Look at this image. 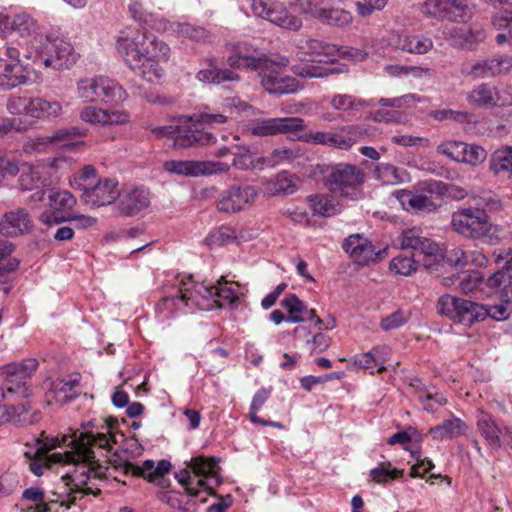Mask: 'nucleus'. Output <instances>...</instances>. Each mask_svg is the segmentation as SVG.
Masks as SVG:
<instances>
[{
    "instance_id": "1",
    "label": "nucleus",
    "mask_w": 512,
    "mask_h": 512,
    "mask_svg": "<svg viewBox=\"0 0 512 512\" xmlns=\"http://www.w3.org/2000/svg\"><path fill=\"white\" fill-rule=\"evenodd\" d=\"M116 420L110 418L103 424H99L96 420H89L81 424L83 429L79 434L74 431L71 436L64 435L61 441L58 438H52L49 441L38 440L40 447L38 453H46L47 451L63 445L72 448L63 454L53 453L50 458L54 461L64 462L72 465V469L67 473L70 484L78 487L73 488L76 493H91V488H84L92 478H100V466L95 460L94 448L111 452L113 445L117 443L116 435L112 432V428Z\"/></svg>"
},
{
    "instance_id": "2",
    "label": "nucleus",
    "mask_w": 512,
    "mask_h": 512,
    "mask_svg": "<svg viewBox=\"0 0 512 512\" xmlns=\"http://www.w3.org/2000/svg\"><path fill=\"white\" fill-rule=\"evenodd\" d=\"M145 34L136 33L118 38L116 49L125 64L142 79L150 83L158 82L164 76L161 62H167L170 56L169 46L156 38L146 45Z\"/></svg>"
},
{
    "instance_id": "3",
    "label": "nucleus",
    "mask_w": 512,
    "mask_h": 512,
    "mask_svg": "<svg viewBox=\"0 0 512 512\" xmlns=\"http://www.w3.org/2000/svg\"><path fill=\"white\" fill-rule=\"evenodd\" d=\"M235 287H238L236 283H230L224 277L216 284L209 285L194 282L188 277L187 281H181L177 295L164 297L158 302L156 311L162 312L164 309L177 306L178 303L200 310H210L213 307L235 308L239 302Z\"/></svg>"
},
{
    "instance_id": "4",
    "label": "nucleus",
    "mask_w": 512,
    "mask_h": 512,
    "mask_svg": "<svg viewBox=\"0 0 512 512\" xmlns=\"http://www.w3.org/2000/svg\"><path fill=\"white\" fill-rule=\"evenodd\" d=\"M325 183L331 192L358 200L363 195L364 172L355 165L339 163L326 170Z\"/></svg>"
},
{
    "instance_id": "5",
    "label": "nucleus",
    "mask_w": 512,
    "mask_h": 512,
    "mask_svg": "<svg viewBox=\"0 0 512 512\" xmlns=\"http://www.w3.org/2000/svg\"><path fill=\"white\" fill-rule=\"evenodd\" d=\"M77 94L85 102L118 103L127 98L126 90L107 76L82 78L77 82Z\"/></svg>"
},
{
    "instance_id": "6",
    "label": "nucleus",
    "mask_w": 512,
    "mask_h": 512,
    "mask_svg": "<svg viewBox=\"0 0 512 512\" xmlns=\"http://www.w3.org/2000/svg\"><path fill=\"white\" fill-rule=\"evenodd\" d=\"M450 225L454 232L472 240L487 238L493 226L489 215L478 212L472 206L460 207L454 211Z\"/></svg>"
},
{
    "instance_id": "7",
    "label": "nucleus",
    "mask_w": 512,
    "mask_h": 512,
    "mask_svg": "<svg viewBox=\"0 0 512 512\" xmlns=\"http://www.w3.org/2000/svg\"><path fill=\"white\" fill-rule=\"evenodd\" d=\"M288 64L287 57L278 56L275 60L267 57L265 65L258 69L261 85L268 93L276 95L292 94L302 88L297 79L281 72V69Z\"/></svg>"
},
{
    "instance_id": "8",
    "label": "nucleus",
    "mask_w": 512,
    "mask_h": 512,
    "mask_svg": "<svg viewBox=\"0 0 512 512\" xmlns=\"http://www.w3.org/2000/svg\"><path fill=\"white\" fill-rule=\"evenodd\" d=\"M38 366L36 358H26L0 366V378L7 392L28 398L31 395L29 379Z\"/></svg>"
},
{
    "instance_id": "9",
    "label": "nucleus",
    "mask_w": 512,
    "mask_h": 512,
    "mask_svg": "<svg viewBox=\"0 0 512 512\" xmlns=\"http://www.w3.org/2000/svg\"><path fill=\"white\" fill-rule=\"evenodd\" d=\"M220 458L214 456H194L187 462L196 480V486L206 491L209 495L216 496L215 488L219 487L223 480L220 476Z\"/></svg>"
},
{
    "instance_id": "10",
    "label": "nucleus",
    "mask_w": 512,
    "mask_h": 512,
    "mask_svg": "<svg viewBox=\"0 0 512 512\" xmlns=\"http://www.w3.org/2000/svg\"><path fill=\"white\" fill-rule=\"evenodd\" d=\"M248 131L259 137L278 134H294L305 129L304 120L300 117H279L255 119L248 125Z\"/></svg>"
},
{
    "instance_id": "11",
    "label": "nucleus",
    "mask_w": 512,
    "mask_h": 512,
    "mask_svg": "<svg viewBox=\"0 0 512 512\" xmlns=\"http://www.w3.org/2000/svg\"><path fill=\"white\" fill-rule=\"evenodd\" d=\"M467 9L465 0H424L420 7L421 13L426 18L448 22L463 21Z\"/></svg>"
},
{
    "instance_id": "12",
    "label": "nucleus",
    "mask_w": 512,
    "mask_h": 512,
    "mask_svg": "<svg viewBox=\"0 0 512 512\" xmlns=\"http://www.w3.org/2000/svg\"><path fill=\"white\" fill-rule=\"evenodd\" d=\"M251 9L256 17L292 31L302 27V20L293 15L285 7L270 3L268 0H252Z\"/></svg>"
},
{
    "instance_id": "13",
    "label": "nucleus",
    "mask_w": 512,
    "mask_h": 512,
    "mask_svg": "<svg viewBox=\"0 0 512 512\" xmlns=\"http://www.w3.org/2000/svg\"><path fill=\"white\" fill-rule=\"evenodd\" d=\"M257 196L258 189L255 186H231L219 194L216 208L222 213H237L250 206Z\"/></svg>"
},
{
    "instance_id": "14",
    "label": "nucleus",
    "mask_w": 512,
    "mask_h": 512,
    "mask_svg": "<svg viewBox=\"0 0 512 512\" xmlns=\"http://www.w3.org/2000/svg\"><path fill=\"white\" fill-rule=\"evenodd\" d=\"M267 56L247 42L234 43L229 47L226 63L230 68L258 71L266 63Z\"/></svg>"
},
{
    "instance_id": "15",
    "label": "nucleus",
    "mask_w": 512,
    "mask_h": 512,
    "mask_svg": "<svg viewBox=\"0 0 512 512\" xmlns=\"http://www.w3.org/2000/svg\"><path fill=\"white\" fill-rule=\"evenodd\" d=\"M163 169L169 174L184 177H199L225 171L228 169V166L221 162L212 161L167 160L163 163Z\"/></svg>"
},
{
    "instance_id": "16",
    "label": "nucleus",
    "mask_w": 512,
    "mask_h": 512,
    "mask_svg": "<svg viewBox=\"0 0 512 512\" xmlns=\"http://www.w3.org/2000/svg\"><path fill=\"white\" fill-rule=\"evenodd\" d=\"M302 49L305 51V54L310 56L312 62H333L336 56L341 53L359 61L364 60L367 56L365 52L357 49L341 52L336 45L314 38L308 39Z\"/></svg>"
},
{
    "instance_id": "17",
    "label": "nucleus",
    "mask_w": 512,
    "mask_h": 512,
    "mask_svg": "<svg viewBox=\"0 0 512 512\" xmlns=\"http://www.w3.org/2000/svg\"><path fill=\"white\" fill-rule=\"evenodd\" d=\"M122 467L125 474L142 477L162 488L169 485V480L164 477L172 468V464L168 460H160L156 466L153 460H145L141 466L126 461Z\"/></svg>"
},
{
    "instance_id": "18",
    "label": "nucleus",
    "mask_w": 512,
    "mask_h": 512,
    "mask_svg": "<svg viewBox=\"0 0 512 512\" xmlns=\"http://www.w3.org/2000/svg\"><path fill=\"white\" fill-rule=\"evenodd\" d=\"M187 116L179 118V124L176 125L173 146L176 148H187L196 144L207 145L214 142L215 137L212 133L198 128V123L186 120Z\"/></svg>"
},
{
    "instance_id": "19",
    "label": "nucleus",
    "mask_w": 512,
    "mask_h": 512,
    "mask_svg": "<svg viewBox=\"0 0 512 512\" xmlns=\"http://www.w3.org/2000/svg\"><path fill=\"white\" fill-rule=\"evenodd\" d=\"M342 248L358 265H369L377 262L385 250H377L372 242L360 235L353 234L345 239Z\"/></svg>"
},
{
    "instance_id": "20",
    "label": "nucleus",
    "mask_w": 512,
    "mask_h": 512,
    "mask_svg": "<svg viewBox=\"0 0 512 512\" xmlns=\"http://www.w3.org/2000/svg\"><path fill=\"white\" fill-rule=\"evenodd\" d=\"M119 196L118 182L111 178L98 179L81 194L83 202L93 208L110 205Z\"/></svg>"
},
{
    "instance_id": "21",
    "label": "nucleus",
    "mask_w": 512,
    "mask_h": 512,
    "mask_svg": "<svg viewBox=\"0 0 512 512\" xmlns=\"http://www.w3.org/2000/svg\"><path fill=\"white\" fill-rule=\"evenodd\" d=\"M397 242L401 249L412 250L415 255L436 256L440 250L435 241L423 236L417 228L403 230Z\"/></svg>"
},
{
    "instance_id": "22",
    "label": "nucleus",
    "mask_w": 512,
    "mask_h": 512,
    "mask_svg": "<svg viewBox=\"0 0 512 512\" xmlns=\"http://www.w3.org/2000/svg\"><path fill=\"white\" fill-rule=\"evenodd\" d=\"M30 81L28 69L21 61L9 62L0 57V89L11 90Z\"/></svg>"
},
{
    "instance_id": "23",
    "label": "nucleus",
    "mask_w": 512,
    "mask_h": 512,
    "mask_svg": "<svg viewBox=\"0 0 512 512\" xmlns=\"http://www.w3.org/2000/svg\"><path fill=\"white\" fill-rule=\"evenodd\" d=\"M392 195L401 207L411 213H431L437 210V204L433 199L421 192H413L407 189L396 190Z\"/></svg>"
},
{
    "instance_id": "24",
    "label": "nucleus",
    "mask_w": 512,
    "mask_h": 512,
    "mask_svg": "<svg viewBox=\"0 0 512 512\" xmlns=\"http://www.w3.org/2000/svg\"><path fill=\"white\" fill-rule=\"evenodd\" d=\"M129 114L122 110H106L87 106L80 112V119L89 124L122 125L129 122Z\"/></svg>"
},
{
    "instance_id": "25",
    "label": "nucleus",
    "mask_w": 512,
    "mask_h": 512,
    "mask_svg": "<svg viewBox=\"0 0 512 512\" xmlns=\"http://www.w3.org/2000/svg\"><path fill=\"white\" fill-rule=\"evenodd\" d=\"M449 146V148L441 149L440 151L454 160L466 164L475 166L482 163L487 157L486 151L481 146L475 144L454 142Z\"/></svg>"
},
{
    "instance_id": "26",
    "label": "nucleus",
    "mask_w": 512,
    "mask_h": 512,
    "mask_svg": "<svg viewBox=\"0 0 512 512\" xmlns=\"http://www.w3.org/2000/svg\"><path fill=\"white\" fill-rule=\"evenodd\" d=\"M476 427L492 450H498L501 447L502 428L490 413L478 409L476 412Z\"/></svg>"
},
{
    "instance_id": "27",
    "label": "nucleus",
    "mask_w": 512,
    "mask_h": 512,
    "mask_svg": "<svg viewBox=\"0 0 512 512\" xmlns=\"http://www.w3.org/2000/svg\"><path fill=\"white\" fill-rule=\"evenodd\" d=\"M206 68L199 70L196 78L203 83L220 85L226 82H237L240 76L229 68H219L214 57L205 60Z\"/></svg>"
},
{
    "instance_id": "28",
    "label": "nucleus",
    "mask_w": 512,
    "mask_h": 512,
    "mask_svg": "<svg viewBox=\"0 0 512 512\" xmlns=\"http://www.w3.org/2000/svg\"><path fill=\"white\" fill-rule=\"evenodd\" d=\"M31 219L25 209H17L4 214L0 221V233L7 237H16L28 232Z\"/></svg>"
},
{
    "instance_id": "29",
    "label": "nucleus",
    "mask_w": 512,
    "mask_h": 512,
    "mask_svg": "<svg viewBox=\"0 0 512 512\" xmlns=\"http://www.w3.org/2000/svg\"><path fill=\"white\" fill-rule=\"evenodd\" d=\"M239 102L237 98H227L222 104V110L217 112L205 111L186 117V120L198 123L199 125H220L233 118Z\"/></svg>"
},
{
    "instance_id": "30",
    "label": "nucleus",
    "mask_w": 512,
    "mask_h": 512,
    "mask_svg": "<svg viewBox=\"0 0 512 512\" xmlns=\"http://www.w3.org/2000/svg\"><path fill=\"white\" fill-rule=\"evenodd\" d=\"M150 204V194L145 188H134L120 196L118 209L126 216H132L147 208Z\"/></svg>"
},
{
    "instance_id": "31",
    "label": "nucleus",
    "mask_w": 512,
    "mask_h": 512,
    "mask_svg": "<svg viewBox=\"0 0 512 512\" xmlns=\"http://www.w3.org/2000/svg\"><path fill=\"white\" fill-rule=\"evenodd\" d=\"M469 431L468 424L459 417L453 416L429 429V434L433 440L442 441L445 439H455L466 435Z\"/></svg>"
},
{
    "instance_id": "32",
    "label": "nucleus",
    "mask_w": 512,
    "mask_h": 512,
    "mask_svg": "<svg viewBox=\"0 0 512 512\" xmlns=\"http://www.w3.org/2000/svg\"><path fill=\"white\" fill-rule=\"evenodd\" d=\"M48 205L51 210L42 214H53L54 218H60L72 212L76 198L67 190L52 189L48 194Z\"/></svg>"
},
{
    "instance_id": "33",
    "label": "nucleus",
    "mask_w": 512,
    "mask_h": 512,
    "mask_svg": "<svg viewBox=\"0 0 512 512\" xmlns=\"http://www.w3.org/2000/svg\"><path fill=\"white\" fill-rule=\"evenodd\" d=\"M485 29L478 24H471L467 28H455L453 38L463 49L474 50L480 43L486 39Z\"/></svg>"
},
{
    "instance_id": "34",
    "label": "nucleus",
    "mask_w": 512,
    "mask_h": 512,
    "mask_svg": "<svg viewBox=\"0 0 512 512\" xmlns=\"http://www.w3.org/2000/svg\"><path fill=\"white\" fill-rule=\"evenodd\" d=\"M487 317L485 306L467 299L460 298L454 322L471 326Z\"/></svg>"
},
{
    "instance_id": "35",
    "label": "nucleus",
    "mask_w": 512,
    "mask_h": 512,
    "mask_svg": "<svg viewBox=\"0 0 512 512\" xmlns=\"http://www.w3.org/2000/svg\"><path fill=\"white\" fill-rule=\"evenodd\" d=\"M63 113L62 104L53 99L33 97L30 109V118L48 120L60 117Z\"/></svg>"
},
{
    "instance_id": "36",
    "label": "nucleus",
    "mask_w": 512,
    "mask_h": 512,
    "mask_svg": "<svg viewBox=\"0 0 512 512\" xmlns=\"http://www.w3.org/2000/svg\"><path fill=\"white\" fill-rule=\"evenodd\" d=\"M273 392V388L270 387H261L256 391L253 395L250 407H249V420L253 424H259L262 426H272L276 428H282L283 425L280 422L267 420L262 417H259L257 413L263 407V405L267 402V400L271 397Z\"/></svg>"
},
{
    "instance_id": "37",
    "label": "nucleus",
    "mask_w": 512,
    "mask_h": 512,
    "mask_svg": "<svg viewBox=\"0 0 512 512\" xmlns=\"http://www.w3.org/2000/svg\"><path fill=\"white\" fill-rule=\"evenodd\" d=\"M46 40L45 49L47 52L53 53L56 60L59 61V67L65 66L68 68L75 62L73 47L68 41L52 35H48Z\"/></svg>"
},
{
    "instance_id": "38",
    "label": "nucleus",
    "mask_w": 512,
    "mask_h": 512,
    "mask_svg": "<svg viewBox=\"0 0 512 512\" xmlns=\"http://www.w3.org/2000/svg\"><path fill=\"white\" fill-rule=\"evenodd\" d=\"M470 198L474 201V209H478V212L486 215L500 212L503 209V202L499 196L491 190L480 189L472 191Z\"/></svg>"
},
{
    "instance_id": "39",
    "label": "nucleus",
    "mask_w": 512,
    "mask_h": 512,
    "mask_svg": "<svg viewBox=\"0 0 512 512\" xmlns=\"http://www.w3.org/2000/svg\"><path fill=\"white\" fill-rule=\"evenodd\" d=\"M491 25L500 32L496 35L497 45L502 46L505 43L512 45V10L504 9L496 12L491 17Z\"/></svg>"
},
{
    "instance_id": "40",
    "label": "nucleus",
    "mask_w": 512,
    "mask_h": 512,
    "mask_svg": "<svg viewBox=\"0 0 512 512\" xmlns=\"http://www.w3.org/2000/svg\"><path fill=\"white\" fill-rule=\"evenodd\" d=\"M266 189L272 195L293 194L299 189L298 178L281 171L267 183Z\"/></svg>"
},
{
    "instance_id": "41",
    "label": "nucleus",
    "mask_w": 512,
    "mask_h": 512,
    "mask_svg": "<svg viewBox=\"0 0 512 512\" xmlns=\"http://www.w3.org/2000/svg\"><path fill=\"white\" fill-rule=\"evenodd\" d=\"M40 221L46 225L73 222L75 228L84 230L94 226L97 219L92 216L78 214L72 211L60 218H54L53 214H41Z\"/></svg>"
},
{
    "instance_id": "42",
    "label": "nucleus",
    "mask_w": 512,
    "mask_h": 512,
    "mask_svg": "<svg viewBox=\"0 0 512 512\" xmlns=\"http://www.w3.org/2000/svg\"><path fill=\"white\" fill-rule=\"evenodd\" d=\"M19 174L18 187L22 191H32L45 186L39 169L32 164L23 163Z\"/></svg>"
},
{
    "instance_id": "43",
    "label": "nucleus",
    "mask_w": 512,
    "mask_h": 512,
    "mask_svg": "<svg viewBox=\"0 0 512 512\" xmlns=\"http://www.w3.org/2000/svg\"><path fill=\"white\" fill-rule=\"evenodd\" d=\"M422 189L428 191L430 193H440L447 194L449 197L455 200H462L466 197H470L471 193H468L464 188L453 185L446 184L442 181L437 180H427L421 183Z\"/></svg>"
},
{
    "instance_id": "44",
    "label": "nucleus",
    "mask_w": 512,
    "mask_h": 512,
    "mask_svg": "<svg viewBox=\"0 0 512 512\" xmlns=\"http://www.w3.org/2000/svg\"><path fill=\"white\" fill-rule=\"evenodd\" d=\"M467 100L471 105L477 107H492L498 104L495 89L487 84L476 86L468 93Z\"/></svg>"
},
{
    "instance_id": "45",
    "label": "nucleus",
    "mask_w": 512,
    "mask_h": 512,
    "mask_svg": "<svg viewBox=\"0 0 512 512\" xmlns=\"http://www.w3.org/2000/svg\"><path fill=\"white\" fill-rule=\"evenodd\" d=\"M11 28V36L17 34L22 38H36L39 34V26L37 22L26 13L16 15L12 20Z\"/></svg>"
},
{
    "instance_id": "46",
    "label": "nucleus",
    "mask_w": 512,
    "mask_h": 512,
    "mask_svg": "<svg viewBox=\"0 0 512 512\" xmlns=\"http://www.w3.org/2000/svg\"><path fill=\"white\" fill-rule=\"evenodd\" d=\"M398 48L412 54H424L431 50L433 41L422 35H410L399 38Z\"/></svg>"
},
{
    "instance_id": "47",
    "label": "nucleus",
    "mask_w": 512,
    "mask_h": 512,
    "mask_svg": "<svg viewBox=\"0 0 512 512\" xmlns=\"http://www.w3.org/2000/svg\"><path fill=\"white\" fill-rule=\"evenodd\" d=\"M81 375L71 374L67 379H61L55 383L56 397L59 401H71L78 396L77 388L80 384Z\"/></svg>"
},
{
    "instance_id": "48",
    "label": "nucleus",
    "mask_w": 512,
    "mask_h": 512,
    "mask_svg": "<svg viewBox=\"0 0 512 512\" xmlns=\"http://www.w3.org/2000/svg\"><path fill=\"white\" fill-rule=\"evenodd\" d=\"M403 469H398L391 462H381L377 467L370 470L369 477L378 484H385L389 481L402 478Z\"/></svg>"
},
{
    "instance_id": "49",
    "label": "nucleus",
    "mask_w": 512,
    "mask_h": 512,
    "mask_svg": "<svg viewBox=\"0 0 512 512\" xmlns=\"http://www.w3.org/2000/svg\"><path fill=\"white\" fill-rule=\"evenodd\" d=\"M281 306L284 307L288 316L286 317L287 322L300 323L305 321V311L307 305L300 300L295 294H290L281 300Z\"/></svg>"
},
{
    "instance_id": "50",
    "label": "nucleus",
    "mask_w": 512,
    "mask_h": 512,
    "mask_svg": "<svg viewBox=\"0 0 512 512\" xmlns=\"http://www.w3.org/2000/svg\"><path fill=\"white\" fill-rule=\"evenodd\" d=\"M158 498L167 503L171 508L178 509L181 512H197V502L191 499L185 501L184 496L180 492H161Z\"/></svg>"
},
{
    "instance_id": "51",
    "label": "nucleus",
    "mask_w": 512,
    "mask_h": 512,
    "mask_svg": "<svg viewBox=\"0 0 512 512\" xmlns=\"http://www.w3.org/2000/svg\"><path fill=\"white\" fill-rule=\"evenodd\" d=\"M490 170L498 175L503 172L512 174V147L496 150L489 161Z\"/></svg>"
},
{
    "instance_id": "52",
    "label": "nucleus",
    "mask_w": 512,
    "mask_h": 512,
    "mask_svg": "<svg viewBox=\"0 0 512 512\" xmlns=\"http://www.w3.org/2000/svg\"><path fill=\"white\" fill-rule=\"evenodd\" d=\"M359 127L350 126L341 133H331L328 146L348 150L357 142Z\"/></svg>"
},
{
    "instance_id": "53",
    "label": "nucleus",
    "mask_w": 512,
    "mask_h": 512,
    "mask_svg": "<svg viewBox=\"0 0 512 512\" xmlns=\"http://www.w3.org/2000/svg\"><path fill=\"white\" fill-rule=\"evenodd\" d=\"M309 202L314 215L331 217L339 212L337 206L326 195L310 196Z\"/></svg>"
},
{
    "instance_id": "54",
    "label": "nucleus",
    "mask_w": 512,
    "mask_h": 512,
    "mask_svg": "<svg viewBox=\"0 0 512 512\" xmlns=\"http://www.w3.org/2000/svg\"><path fill=\"white\" fill-rule=\"evenodd\" d=\"M298 154L299 151L295 149L280 147L274 149L269 156L260 158L258 161L265 166L275 167L283 162H291L298 157Z\"/></svg>"
},
{
    "instance_id": "55",
    "label": "nucleus",
    "mask_w": 512,
    "mask_h": 512,
    "mask_svg": "<svg viewBox=\"0 0 512 512\" xmlns=\"http://www.w3.org/2000/svg\"><path fill=\"white\" fill-rule=\"evenodd\" d=\"M375 179L386 185H395L402 182L398 168L389 163H379L373 172Z\"/></svg>"
},
{
    "instance_id": "56",
    "label": "nucleus",
    "mask_w": 512,
    "mask_h": 512,
    "mask_svg": "<svg viewBox=\"0 0 512 512\" xmlns=\"http://www.w3.org/2000/svg\"><path fill=\"white\" fill-rule=\"evenodd\" d=\"M319 20L328 25L344 27L352 22L353 17L347 10L327 7Z\"/></svg>"
},
{
    "instance_id": "57",
    "label": "nucleus",
    "mask_w": 512,
    "mask_h": 512,
    "mask_svg": "<svg viewBox=\"0 0 512 512\" xmlns=\"http://www.w3.org/2000/svg\"><path fill=\"white\" fill-rule=\"evenodd\" d=\"M292 71L296 76L302 78H323L333 73L334 70L312 63H303L294 65Z\"/></svg>"
},
{
    "instance_id": "58",
    "label": "nucleus",
    "mask_w": 512,
    "mask_h": 512,
    "mask_svg": "<svg viewBox=\"0 0 512 512\" xmlns=\"http://www.w3.org/2000/svg\"><path fill=\"white\" fill-rule=\"evenodd\" d=\"M14 251V246L7 240L0 239V278L17 269L19 262L16 259H6Z\"/></svg>"
},
{
    "instance_id": "59",
    "label": "nucleus",
    "mask_w": 512,
    "mask_h": 512,
    "mask_svg": "<svg viewBox=\"0 0 512 512\" xmlns=\"http://www.w3.org/2000/svg\"><path fill=\"white\" fill-rule=\"evenodd\" d=\"M389 268L397 275L410 276L416 272L418 262L413 257L399 255L391 260Z\"/></svg>"
},
{
    "instance_id": "60",
    "label": "nucleus",
    "mask_w": 512,
    "mask_h": 512,
    "mask_svg": "<svg viewBox=\"0 0 512 512\" xmlns=\"http://www.w3.org/2000/svg\"><path fill=\"white\" fill-rule=\"evenodd\" d=\"M97 171L94 166L86 165L84 166L78 175H75L70 184L75 189H79L82 193L85 191L87 186H92L97 181Z\"/></svg>"
},
{
    "instance_id": "61",
    "label": "nucleus",
    "mask_w": 512,
    "mask_h": 512,
    "mask_svg": "<svg viewBox=\"0 0 512 512\" xmlns=\"http://www.w3.org/2000/svg\"><path fill=\"white\" fill-rule=\"evenodd\" d=\"M32 98L28 96L10 95L6 102V109L12 115H26L30 117Z\"/></svg>"
},
{
    "instance_id": "62",
    "label": "nucleus",
    "mask_w": 512,
    "mask_h": 512,
    "mask_svg": "<svg viewBox=\"0 0 512 512\" xmlns=\"http://www.w3.org/2000/svg\"><path fill=\"white\" fill-rule=\"evenodd\" d=\"M458 286L460 290L468 294L474 291L484 280L482 273L477 270H468L462 272L459 277Z\"/></svg>"
},
{
    "instance_id": "63",
    "label": "nucleus",
    "mask_w": 512,
    "mask_h": 512,
    "mask_svg": "<svg viewBox=\"0 0 512 512\" xmlns=\"http://www.w3.org/2000/svg\"><path fill=\"white\" fill-rule=\"evenodd\" d=\"M459 302V297L450 294L442 295L437 302V311L440 315L447 316L454 321Z\"/></svg>"
},
{
    "instance_id": "64",
    "label": "nucleus",
    "mask_w": 512,
    "mask_h": 512,
    "mask_svg": "<svg viewBox=\"0 0 512 512\" xmlns=\"http://www.w3.org/2000/svg\"><path fill=\"white\" fill-rule=\"evenodd\" d=\"M232 155L234 156L232 165L241 170H247L256 166L249 146L236 147V151H233Z\"/></svg>"
}]
</instances>
